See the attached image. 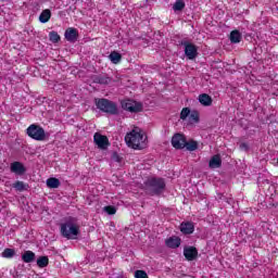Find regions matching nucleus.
<instances>
[{
  "label": "nucleus",
  "mask_w": 278,
  "mask_h": 278,
  "mask_svg": "<svg viewBox=\"0 0 278 278\" xmlns=\"http://www.w3.org/2000/svg\"><path fill=\"white\" fill-rule=\"evenodd\" d=\"M190 116V109L185 108L180 112V118L181 121H186Z\"/></svg>",
  "instance_id": "c85d7f7f"
},
{
  "label": "nucleus",
  "mask_w": 278,
  "mask_h": 278,
  "mask_svg": "<svg viewBox=\"0 0 278 278\" xmlns=\"http://www.w3.org/2000/svg\"><path fill=\"white\" fill-rule=\"evenodd\" d=\"M230 42H232V45H238V42L242 41V34L239 33V30H232L230 33Z\"/></svg>",
  "instance_id": "f3484780"
},
{
  "label": "nucleus",
  "mask_w": 278,
  "mask_h": 278,
  "mask_svg": "<svg viewBox=\"0 0 278 278\" xmlns=\"http://www.w3.org/2000/svg\"><path fill=\"white\" fill-rule=\"evenodd\" d=\"M191 121H194L195 123H199V112L192 111L189 115Z\"/></svg>",
  "instance_id": "2f4dec72"
},
{
  "label": "nucleus",
  "mask_w": 278,
  "mask_h": 278,
  "mask_svg": "<svg viewBox=\"0 0 278 278\" xmlns=\"http://www.w3.org/2000/svg\"><path fill=\"white\" fill-rule=\"evenodd\" d=\"M122 108L123 110H126V112H131L135 114L138 112H142V103L136 102L134 100H123Z\"/></svg>",
  "instance_id": "0eeeda50"
},
{
  "label": "nucleus",
  "mask_w": 278,
  "mask_h": 278,
  "mask_svg": "<svg viewBox=\"0 0 278 278\" xmlns=\"http://www.w3.org/2000/svg\"><path fill=\"white\" fill-rule=\"evenodd\" d=\"M184 8H186V3L181 0H177L174 3L173 10H174V12H181V10H184Z\"/></svg>",
  "instance_id": "a878e982"
},
{
  "label": "nucleus",
  "mask_w": 278,
  "mask_h": 278,
  "mask_svg": "<svg viewBox=\"0 0 278 278\" xmlns=\"http://www.w3.org/2000/svg\"><path fill=\"white\" fill-rule=\"evenodd\" d=\"M222 164H223V161L220 160V156L214 155L211 159L208 166H210V168H220Z\"/></svg>",
  "instance_id": "6ab92c4d"
},
{
  "label": "nucleus",
  "mask_w": 278,
  "mask_h": 278,
  "mask_svg": "<svg viewBox=\"0 0 278 278\" xmlns=\"http://www.w3.org/2000/svg\"><path fill=\"white\" fill-rule=\"evenodd\" d=\"M184 255L188 262H192L197 260V255H199V251L194 247H188L184 249Z\"/></svg>",
  "instance_id": "9b49d317"
},
{
  "label": "nucleus",
  "mask_w": 278,
  "mask_h": 278,
  "mask_svg": "<svg viewBox=\"0 0 278 278\" xmlns=\"http://www.w3.org/2000/svg\"><path fill=\"white\" fill-rule=\"evenodd\" d=\"M135 277L136 278H149V275H147V271L138 269L135 271Z\"/></svg>",
  "instance_id": "7c9ffc66"
},
{
  "label": "nucleus",
  "mask_w": 278,
  "mask_h": 278,
  "mask_svg": "<svg viewBox=\"0 0 278 278\" xmlns=\"http://www.w3.org/2000/svg\"><path fill=\"white\" fill-rule=\"evenodd\" d=\"M10 170L11 173H14L15 175L20 176L25 175V173H27V168L25 167V165H23V163L18 161L11 163Z\"/></svg>",
  "instance_id": "9d476101"
},
{
  "label": "nucleus",
  "mask_w": 278,
  "mask_h": 278,
  "mask_svg": "<svg viewBox=\"0 0 278 278\" xmlns=\"http://www.w3.org/2000/svg\"><path fill=\"white\" fill-rule=\"evenodd\" d=\"M79 34L77 33V28H67L65 30V39L68 42H76Z\"/></svg>",
  "instance_id": "4468645a"
},
{
  "label": "nucleus",
  "mask_w": 278,
  "mask_h": 278,
  "mask_svg": "<svg viewBox=\"0 0 278 278\" xmlns=\"http://www.w3.org/2000/svg\"><path fill=\"white\" fill-rule=\"evenodd\" d=\"M49 38H50V42H60V35L58 34V31H50L49 33Z\"/></svg>",
  "instance_id": "cd10ccee"
},
{
  "label": "nucleus",
  "mask_w": 278,
  "mask_h": 278,
  "mask_svg": "<svg viewBox=\"0 0 278 278\" xmlns=\"http://www.w3.org/2000/svg\"><path fill=\"white\" fill-rule=\"evenodd\" d=\"M180 231L185 235H190L194 232V224L191 222H186L180 225Z\"/></svg>",
  "instance_id": "2eb2a0df"
},
{
  "label": "nucleus",
  "mask_w": 278,
  "mask_h": 278,
  "mask_svg": "<svg viewBox=\"0 0 278 278\" xmlns=\"http://www.w3.org/2000/svg\"><path fill=\"white\" fill-rule=\"evenodd\" d=\"M240 149H241V151H249V144H247V143H240Z\"/></svg>",
  "instance_id": "473e14b6"
},
{
  "label": "nucleus",
  "mask_w": 278,
  "mask_h": 278,
  "mask_svg": "<svg viewBox=\"0 0 278 278\" xmlns=\"http://www.w3.org/2000/svg\"><path fill=\"white\" fill-rule=\"evenodd\" d=\"M22 261L25 263V264H31V262H35L36 261V253L31 252V251H25L23 254H22Z\"/></svg>",
  "instance_id": "dca6fc26"
},
{
  "label": "nucleus",
  "mask_w": 278,
  "mask_h": 278,
  "mask_svg": "<svg viewBox=\"0 0 278 278\" xmlns=\"http://www.w3.org/2000/svg\"><path fill=\"white\" fill-rule=\"evenodd\" d=\"M165 244L168 249H179V247H181V239L177 236H173L165 240Z\"/></svg>",
  "instance_id": "f8f14e48"
},
{
  "label": "nucleus",
  "mask_w": 278,
  "mask_h": 278,
  "mask_svg": "<svg viewBox=\"0 0 278 278\" xmlns=\"http://www.w3.org/2000/svg\"><path fill=\"white\" fill-rule=\"evenodd\" d=\"M2 257H4L5 260H12V257H14V255H16V250L15 249H10L7 248L4 249V251L1 253Z\"/></svg>",
  "instance_id": "412c9836"
},
{
  "label": "nucleus",
  "mask_w": 278,
  "mask_h": 278,
  "mask_svg": "<svg viewBox=\"0 0 278 278\" xmlns=\"http://www.w3.org/2000/svg\"><path fill=\"white\" fill-rule=\"evenodd\" d=\"M180 45L185 47V55L188 58V60H194L197 55H199L197 46L194 43L189 42L186 39H182L180 41Z\"/></svg>",
  "instance_id": "423d86ee"
},
{
  "label": "nucleus",
  "mask_w": 278,
  "mask_h": 278,
  "mask_svg": "<svg viewBox=\"0 0 278 278\" xmlns=\"http://www.w3.org/2000/svg\"><path fill=\"white\" fill-rule=\"evenodd\" d=\"M48 188H60V179L58 178H48L47 179Z\"/></svg>",
  "instance_id": "b1692460"
},
{
  "label": "nucleus",
  "mask_w": 278,
  "mask_h": 278,
  "mask_svg": "<svg viewBox=\"0 0 278 278\" xmlns=\"http://www.w3.org/2000/svg\"><path fill=\"white\" fill-rule=\"evenodd\" d=\"M104 212H106V214H109L110 216L116 214V207L109 205V206H104Z\"/></svg>",
  "instance_id": "c756f323"
},
{
  "label": "nucleus",
  "mask_w": 278,
  "mask_h": 278,
  "mask_svg": "<svg viewBox=\"0 0 278 278\" xmlns=\"http://www.w3.org/2000/svg\"><path fill=\"white\" fill-rule=\"evenodd\" d=\"M187 151H197V149H199V143L194 140H191V141H186V144H185Z\"/></svg>",
  "instance_id": "393cba45"
},
{
  "label": "nucleus",
  "mask_w": 278,
  "mask_h": 278,
  "mask_svg": "<svg viewBox=\"0 0 278 278\" xmlns=\"http://www.w3.org/2000/svg\"><path fill=\"white\" fill-rule=\"evenodd\" d=\"M13 188H15V190H18V192H23V190H27V185H25V182L21 180H17L13 185Z\"/></svg>",
  "instance_id": "bb28decb"
},
{
  "label": "nucleus",
  "mask_w": 278,
  "mask_h": 278,
  "mask_svg": "<svg viewBox=\"0 0 278 278\" xmlns=\"http://www.w3.org/2000/svg\"><path fill=\"white\" fill-rule=\"evenodd\" d=\"M199 102L201 103V105H204L207 108L212 105V97H210V94L207 93H202L199 96Z\"/></svg>",
  "instance_id": "a211bd4d"
},
{
  "label": "nucleus",
  "mask_w": 278,
  "mask_h": 278,
  "mask_svg": "<svg viewBox=\"0 0 278 278\" xmlns=\"http://www.w3.org/2000/svg\"><path fill=\"white\" fill-rule=\"evenodd\" d=\"M94 84H100L101 86H108L112 84V78L105 74L98 75L93 77Z\"/></svg>",
  "instance_id": "ddd939ff"
},
{
  "label": "nucleus",
  "mask_w": 278,
  "mask_h": 278,
  "mask_svg": "<svg viewBox=\"0 0 278 278\" xmlns=\"http://www.w3.org/2000/svg\"><path fill=\"white\" fill-rule=\"evenodd\" d=\"M174 149H186V137L181 134H176L172 138Z\"/></svg>",
  "instance_id": "1a4fd4ad"
},
{
  "label": "nucleus",
  "mask_w": 278,
  "mask_h": 278,
  "mask_svg": "<svg viewBox=\"0 0 278 278\" xmlns=\"http://www.w3.org/2000/svg\"><path fill=\"white\" fill-rule=\"evenodd\" d=\"M93 141L97 144L98 149H102V151H105V149H108V147H110V140L108 139V137L96 132L93 136Z\"/></svg>",
  "instance_id": "6e6552de"
},
{
  "label": "nucleus",
  "mask_w": 278,
  "mask_h": 278,
  "mask_svg": "<svg viewBox=\"0 0 278 278\" xmlns=\"http://www.w3.org/2000/svg\"><path fill=\"white\" fill-rule=\"evenodd\" d=\"M146 192L151 194V197L160 195L166 189V181L164 178H148L144 182Z\"/></svg>",
  "instance_id": "7ed1b4c3"
},
{
  "label": "nucleus",
  "mask_w": 278,
  "mask_h": 278,
  "mask_svg": "<svg viewBox=\"0 0 278 278\" xmlns=\"http://www.w3.org/2000/svg\"><path fill=\"white\" fill-rule=\"evenodd\" d=\"M125 142L131 149H144V147H147V135L142 132V129L136 127L126 135Z\"/></svg>",
  "instance_id": "f257e3e1"
},
{
  "label": "nucleus",
  "mask_w": 278,
  "mask_h": 278,
  "mask_svg": "<svg viewBox=\"0 0 278 278\" xmlns=\"http://www.w3.org/2000/svg\"><path fill=\"white\" fill-rule=\"evenodd\" d=\"M61 236L67 240H75L79 236V226L77 225V218L67 217L64 223L61 224Z\"/></svg>",
  "instance_id": "f03ea898"
},
{
  "label": "nucleus",
  "mask_w": 278,
  "mask_h": 278,
  "mask_svg": "<svg viewBox=\"0 0 278 278\" xmlns=\"http://www.w3.org/2000/svg\"><path fill=\"white\" fill-rule=\"evenodd\" d=\"M109 59L111 60V62L113 64H119L121 60H123V55H121V53L113 51L111 52V54L109 55Z\"/></svg>",
  "instance_id": "4be33fe9"
},
{
  "label": "nucleus",
  "mask_w": 278,
  "mask_h": 278,
  "mask_svg": "<svg viewBox=\"0 0 278 278\" xmlns=\"http://www.w3.org/2000/svg\"><path fill=\"white\" fill-rule=\"evenodd\" d=\"M26 134H27V136H29V138H33V140H38L39 142H42V140H45V138H47L45 128L41 126H38L36 124H31L27 128Z\"/></svg>",
  "instance_id": "39448f33"
},
{
  "label": "nucleus",
  "mask_w": 278,
  "mask_h": 278,
  "mask_svg": "<svg viewBox=\"0 0 278 278\" xmlns=\"http://www.w3.org/2000/svg\"><path fill=\"white\" fill-rule=\"evenodd\" d=\"M37 266L39 268H47V266H49V257L48 256H40L37 260Z\"/></svg>",
  "instance_id": "5701e85b"
},
{
  "label": "nucleus",
  "mask_w": 278,
  "mask_h": 278,
  "mask_svg": "<svg viewBox=\"0 0 278 278\" xmlns=\"http://www.w3.org/2000/svg\"><path fill=\"white\" fill-rule=\"evenodd\" d=\"M50 20H51V10L49 9L43 10L39 15L40 23H49Z\"/></svg>",
  "instance_id": "aec40b11"
},
{
  "label": "nucleus",
  "mask_w": 278,
  "mask_h": 278,
  "mask_svg": "<svg viewBox=\"0 0 278 278\" xmlns=\"http://www.w3.org/2000/svg\"><path fill=\"white\" fill-rule=\"evenodd\" d=\"M94 104L100 112H104V114H111V116H116L118 114V105L116 102L105 99V98H96Z\"/></svg>",
  "instance_id": "20e7f679"
}]
</instances>
